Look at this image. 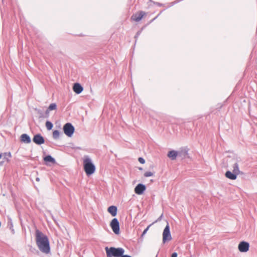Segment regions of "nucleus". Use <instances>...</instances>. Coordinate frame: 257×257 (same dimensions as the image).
Masks as SVG:
<instances>
[{
  "instance_id": "obj_1",
  "label": "nucleus",
  "mask_w": 257,
  "mask_h": 257,
  "mask_svg": "<svg viewBox=\"0 0 257 257\" xmlns=\"http://www.w3.org/2000/svg\"><path fill=\"white\" fill-rule=\"evenodd\" d=\"M36 241L39 249L45 253L50 251L49 239L47 236L39 230H36Z\"/></svg>"
},
{
  "instance_id": "obj_2",
  "label": "nucleus",
  "mask_w": 257,
  "mask_h": 257,
  "mask_svg": "<svg viewBox=\"0 0 257 257\" xmlns=\"http://www.w3.org/2000/svg\"><path fill=\"white\" fill-rule=\"evenodd\" d=\"M84 170L87 176L93 174L95 171V167L92 163L91 160L86 157L83 161Z\"/></svg>"
},
{
  "instance_id": "obj_3",
  "label": "nucleus",
  "mask_w": 257,
  "mask_h": 257,
  "mask_svg": "<svg viewBox=\"0 0 257 257\" xmlns=\"http://www.w3.org/2000/svg\"><path fill=\"white\" fill-rule=\"evenodd\" d=\"M105 249L107 257H120L124 252V249L122 248L106 247Z\"/></svg>"
},
{
  "instance_id": "obj_4",
  "label": "nucleus",
  "mask_w": 257,
  "mask_h": 257,
  "mask_svg": "<svg viewBox=\"0 0 257 257\" xmlns=\"http://www.w3.org/2000/svg\"><path fill=\"white\" fill-rule=\"evenodd\" d=\"M74 130V126L70 123H66L63 126V131L65 134L69 137L72 136Z\"/></svg>"
},
{
  "instance_id": "obj_5",
  "label": "nucleus",
  "mask_w": 257,
  "mask_h": 257,
  "mask_svg": "<svg viewBox=\"0 0 257 257\" xmlns=\"http://www.w3.org/2000/svg\"><path fill=\"white\" fill-rule=\"evenodd\" d=\"M172 239L170 231L169 225L168 224L165 227L163 233V242L165 243L166 241Z\"/></svg>"
},
{
  "instance_id": "obj_6",
  "label": "nucleus",
  "mask_w": 257,
  "mask_h": 257,
  "mask_svg": "<svg viewBox=\"0 0 257 257\" xmlns=\"http://www.w3.org/2000/svg\"><path fill=\"white\" fill-rule=\"evenodd\" d=\"M110 226L113 231L116 234H119V224L118 220L116 218H113L110 223Z\"/></svg>"
},
{
  "instance_id": "obj_7",
  "label": "nucleus",
  "mask_w": 257,
  "mask_h": 257,
  "mask_svg": "<svg viewBox=\"0 0 257 257\" xmlns=\"http://www.w3.org/2000/svg\"><path fill=\"white\" fill-rule=\"evenodd\" d=\"M146 15V13L144 11H139L136 13L133 14L131 19L133 21L135 22H139L140 21L142 18Z\"/></svg>"
},
{
  "instance_id": "obj_8",
  "label": "nucleus",
  "mask_w": 257,
  "mask_h": 257,
  "mask_svg": "<svg viewBox=\"0 0 257 257\" xmlns=\"http://www.w3.org/2000/svg\"><path fill=\"white\" fill-rule=\"evenodd\" d=\"M249 244L245 241H241L238 246V250L240 252H247L249 249Z\"/></svg>"
},
{
  "instance_id": "obj_9",
  "label": "nucleus",
  "mask_w": 257,
  "mask_h": 257,
  "mask_svg": "<svg viewBox=\"0 0 257 257\" xmlns=\"http://www.w3.org/2000/svg\"><path fill=\"white\" fill-rule=\"evenodd\" d=\"M146 187L145 185L142 184H138L135 188V192L138 195L142 194L146 190Z\"/></svg>"
},
{
  "instance_id": "obj_10",
  "label": "nucleus",
  "mask_w": 257,
  "mask_h": 257,
  "mask_svg": "<svg viewBox=\"0 0 257 257\" xmlns=\"http://www.w3.org/2000/svg\"><path fill=\"white\" fill-rule=\"evenodd\" d=\"M33 141L37 145H41L44 144L45 142L44 138L40 134L34 136Z\"/></svg>"
},
{
  "instance_id": "obj_11",
  "label": "nucleus",
  "mask_w": 257,
  "mask_h": 257,
  "mask_svg": "<svg viewBox=\"0 0 257 257\" xmlns=\"http://www.w3.org/2000/svg\"><path fill=\"white\" fill-rule=\"evenodd\" d=\"M73 91L77 94H80L83 90L82 86L78 83H76L73 86Z\"/></svg>"
},
{
  "instance_id": "obj_12",
  "label": "nucleus",
  "mask_w": 257,
  "mask_h": 257,
  "mask_svg": "<svg viewBox=\"0 0 257 257\" xmlns=\"http://www.w3.org/2000/svg\"><path fill=\"white\" fill-rule=\"evenodd\" d=\"M237 175L235 173L229 171H227L225 174V177L230 180H235L236 179Z\"/></svg>"
},
{
  "instance_id": "obj_13",
  "label": "nucleus",
  "mask_w": 257,
  "mask_h": 257,
  "mask_svg": "<svg viewBox=\"0 0 257 257\" xmlns=\"http://www.w3.org/2000/svg\"><path fill=\"white\" fill-rule=\"evenodd\" d=\"M117 207L115 206H110L108 208V212L112 216H115L117 214Z\"/></svg>"
},
{
  "instance_id": "obj_14",
  "label": "nucleus",
  "mask_w": 257,
  "mask_h": 257,
  "mask_svg": "<svg viewBox=\"0 0 257 257\" xmlns=\"http://www.w3.org/2000/svg\"><path fill=\"white\" fill-rule=\"evenodd\" d=\"M21 140L22 142L29 144L31 142L30 138L27 134H23L21 136Z\"/></svg>"
},
{
  "instance_id": "obj_15",
  "label": "nucleus",
  "mask_w": 257,
  "mask_h": 257,
  "mask_svg": "<svg viewBox=\"0 0 257 257\" xmlns=\"http://www.w3.org/2000/svg\"><path fill=\"white\" fill-rule=\"evenodd\" d=\"M177 152L175 151H171L168 154V157L172 160H175L177 156Z\"/></svg>"
},
{
  "instance_id": "obj_16",
  "label": "nucleus",
  "mask_w": 257,
  "mask_h": 257,
  "mask_svg": "<svg viewBox=\"0 0 257 257\" xmlns=\"http://www.w3.org/2000/svg\"><path fill=\"white\" fill-rule=\"evenodd\" d=\"M44 160L46 163L50 162V163H51L52 164H55L56 163V161H55V159L53 158H52L50 155H48V156H47L45 157L44 158Z\"/></svg>"
},
{
  "instance_id": "obj_17",
  "label": "nucleus",
  "mask_w": 257,
  "mask_h": 257,
  "mask_svg": "<svg viewBox=\"0 0 257 257\" xmlns=\"http://www.w3.org/2000/svg\"><path fill=\"white\" fill-rule=\"evenodd\" d=\"M232 167V172L235 173L236 174L238 175L240 173L238 165L237 163H235L233 165Z\"/></svg>"
},
{
  "instance_id": "obj_18",
  "label": "nucleus",
  "mask_w": 257,
  "mask_h": 257,
  "mask_svg": "<svg viewBox=\"0 0 257 257\" xmlns=\"http://www.w3.org/2000/svg\"><path fill=\"white\" fill-rule=\"evenodd\" d=\"M57 108V105L55 103H51L48 109L46 110V113H48L50 111L55 110Z\"/></svg>"
},
{
  "instance_id": "obj_19",
  "label": "nucleus",
  "mask_w": 257,
  "mask_h": 257,
  "mask_svg": "<svg viewBox=\"0 0 257 257\" xmlns=\"http://www.w3.org/2000/svg\"><path fill=\"white\" fill-rule=\"evenodd\" d=\"M46 127L48 130H51L53 127L52 123L49 121H46Z\"/></svg>"
},
{
  "instance_id": "obj_20",
  "label": "nucleus",
  "mask_w": 257,
  "mask_h": 257,
  "mask_svg": "<svg viewBox=\"0 0 257 257\" xmlns=\"http://www.w3.org/2000/svg\"><path fill=\"white\" fill-rule=\"evenodd\" d=\"M60 133L58 131L55 130L53 132V137L55 139H57L59 138Z\"/></svg>"
},
{
  "instance_id": "obj_21",
  "label": "nucleus",
  "mask_w": 257,
  "mask_h": 257,
  "mask_svg": "<svg viewBox=\"0 0 257 257\" xmlns=\"http://www.w3.org/2000/svg\"><path fill=\"white\" fill-rule=\"evenodd\" d=\"M153 175L154 173L150 171H147L144 173V176L146 177L153 176Z\"/></svg>"
},
{
  "instance_id": "obj_22",
  "label": "nucleus",
  "mask_w": 257,
  "mask_h": 257,
  "mask_svg": "<svg viewBox=\"0 0 257 257\" xmlns=\"http://www.w3.org/2000/svg\"><path fill=\"white\" fill-rule=\"evenodd\" d=\"M151 225H149L143 231L142 236L143 237L147 232V231L149 230V228L151 226Z\"/></svg>"
},
{
  "instance_id": "obj_23",
  "label": "nucleus",
  "mask_w": 257,
  "mask_h": 257,
  "mask_svg": "<svg viewBox=\"0 0 257 257\" xmlns=\"http://www.w3.org/2000/svg\"><path fill=\"white\" fill-rule=\"evenodd\" d=\"M139 162L142 164H144L145 163V160L143 158H139L138 159Z\"/></svg>"
},
{
  "instance_id": "obj_24",
  "label": "nucleus",
  "mask_w": 257,
  "mask_h": 257,
  "mask_svg": "<svg viewBox=\"0 0 257 257\" xmlns=\"http://www.w3.org/2000/svg\"><path fill=\"white\" fill-rule=\"evenodd\" d=\"M177 253L176 252H174L172 253L171 257H177Z\"/></svg>"
},
{
  "instance_id": "obj_25",
  "label": "nucleus",
  "mask_w": 257,
  "mask_h": 257,
  "mask_svg": "<svg viewBox=\"0 0 257 257\" xmlns=\"http://www.w3.org/2000/svg\"><path fill=\"white\" fill-rule=\"evenodd\" d=\"M120 257H132L130 255H121Z\"/></svg>"
},
{
  "instance_id": "obj_26",
  "label": "nucleus",
  "mask_w": 257,
  "mask_h": 257,
  "mask_svg": "<svg viewBox=\"0 0 257 257\" xmlns=\"http://www.w3.org/2000/svg\"><path fill=\"white\" fill-rule=\"evenodd\" d=\"M2 158V155L0 154V159Z\"/></svg>"
}]
</instances>
